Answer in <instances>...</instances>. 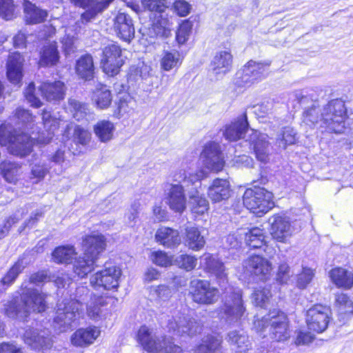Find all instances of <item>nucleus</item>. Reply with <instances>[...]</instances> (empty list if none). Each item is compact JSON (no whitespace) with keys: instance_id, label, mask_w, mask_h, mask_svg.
Wrapping results in <instances>:
<instances>
[{"instance_id":"obj_1","label":"nucleus","mask_w":353,"mask_h":353,"mask_svg":"<svg viewBox=\"0 0 353 353\" xmlns=\"http://www.w3.org/2000/svg\"><path fill=\"white\" fill-rule=\"evenodd\" d=\"M347 108L341 99H334L321 107L316 102L305 108L302 121L310 127L318 125L330 132L340 134L345 128Z\"/></svg>"},{"instance_id":"obj_2","label":"nucleus","mask_w":353,"mask_h":353,"mask_svg":"<svg viewBox=\"0 0 353 353\" xmlns=\"http://www.w3.org/2000/svg\"><path fill=\"white\" fill-rule=\"evenodd\" d=\"M46 294L39 290L23 288L20 302L13 300L5 305V314L9 318L24 320L32 312L41 313L47 309Z\"/></svg>"},{"instance_id":"obj_3","label":"nucleus","mask_w":353,"mask_h":353,"mask_svg":"<svg viewBox=\"0 0 353 353\" xmlns=\"http://www.w3.org/2000/svg\"><path fill=\"white\" fill-rule=\"evenodd\" d=\"M254 329L263 337L276 342L287 341L290 337L287 315L279 310H273L253 323Z\"/></svg>"},{"instance_id":"obj_4","label":"nucleus","mask_w":353,"mask_h":353,"mask_svg":"<svg viewBox=\"0 0 353 353\" xmlns=\"http://www.w3.org/2000/svg\"><path fill=\"white\" fill-rule=\"evenodd\" d=\"M88 294L87 288L79 287L77 288L76 297L74 299H64L57 303L53 321L55 329L62 332L70 328L72 323L79 314V311L82 310L83 301Z\"/></svg>"},{"instance_id":"obj_5","label":"nucleus","mask_w":353,"mask_h":353,"mask_svg":"<svg viewBox=\"0 0 353 353\" xmlns=\"http://www.w3.org/2000/svg\"><path fill=\"white\" fill-rule=\"evenodd\" d=\"M208 172L200 170L196 172L180 169L173 174V181L179 183H184L188 187L193 186L192 189L188 190L190 203L192 205V211L198 214H203L208 209V202L206 199L200 195L201 180L207 177Z\"/></svg>"},{"instance_id":"obj_6","label":"nucleus","mask_w":353,"mask_h":353,"mask_svg":"<svg viewBox=\"0 0 353 353\" xmlns=\"http://www.w3.org/2000/svg\"><path fill=\"white\" fill-rule=\"evenodd\" d=\"M137 341L150 353H183L182 349L174 344L172 338L165 335L152 334L145 325L139 328Z\"/></svg>"},{"instance_id":"obj_7","label":"nucleus","mask_w":353,"mask_h":353,"mask_svg":"<svg viewBox=\"0 0 353 353\" xmlns=\"http://www.w3.org/2000/svg\"><path fill=\"white\" fill-rule=\"evenodd\" d=\"M243 201L246 208L258 216L268 212L274 206L272 192L259 187L247 189Z\"/></svg>"},{"instance_id":"obj_8","label":"nucleus","mask_w":353,"mask_h":353,"mask_svg":"<svg viewBox=\"0 0 353 353\" xmlns=\"http://www.w3.org/2000/svg\"><path fill=\"white\" fill-rule=\"evenodd\" d=\"M270 62L249 61L236 76V83L239 86H250L256 81L265 78L269 72Z\"/></svg>"},{"instance_id":"obj_9","label":"nucleus","mask_w":353,"mask_h":353,"mask_svg":"<svg viewBox=\"0 0 353 353\" xmlns=\"http://www.w3.org/2000/svg\"><path fill=\"white\" fill-rule=\"evenodd\" d=\"M123 63V50L120 46L112 43L103 48L101 65L105 73L111 77L117 74Z\"/></svg>"},{"instance_id":"obj_10","label":"nucleus","mask_w":353,"mask_h":353,"mask_svg":"<svg viewBox=\"0 0 353 353\" xmlns=\"http://www.w3.org/2000/svg\"><path fill=\"white\" fill-rule=\"evenodd\" d=\"M112 0H70L76 6L85 10L77 24H87L108 8Z\"/></svg>"},{"instance_id":"obj_11","label":"nucleus","mask_w":353,"mask_h":353,"mask_svg":"<svg viewBox=\"0 0 353 353\" xmlns=\"http://www.w3.org/2000/svg\"><path fill=\"white\" fill-rule=\"evenodd\" d=\"M331 311L325 305L321 304L314 305L310 307L306 314V323L308 329L321 333L324 332L330 320Z\"/></svg>"},{"instance_id":"obj_12","label":"nucleus","mask_w":353,"mask_h":353,"mask_svg":"<svg viewBox=\"0 0 353 353\" xmlns=\"http://www.w3.org/2000/svg\"><path fill=\"white\" fill-rule=\"evenodd\" d=\"M190 293L192 300L199 304H212L219 298V290L205 280L192 281Z\"/></svg>"},{"instance_id":"obj_13","label":"nucleus","mask_w":353,"mask_h":353,"mask_svg":"<svg viewBox=\"0 0 353 353\" xmlns=\"http://www.w3.org/2000/svg\"><path fill=\"white\" fill-rule=\"evenodd\" d=\"M221 311L225 319L229 323L240 321L245 314V307L243 306L242 293L240 290L232 292L226 297Z\"/></svg>"},{"instance_id":"obj_14","label":"nucleus","mask_w":353,"mask_h":353,"mask_svg":"<svg viewBox=\"0 0 353 353\" xmlns=\"http://www.w3.org/2000/svg\"><path fill=\"white\" fill-rule=\"evenodd\" d=\"M201 160L203 167L211 172L221 171L225 163L220 146L215 142H210L205 145Z\"/></svg>"},{"instance_id":"obj_15","label":"nucleus","mask_w":353,"mask_h":353,"mask_svg":"<svg viewBox=\"0 0 353 353\" xmlns=\"http://www.w3.org/2000/svg\"><path fill=\"white\" fill-rule=\"evenodd\" d=\"M168 327L179 335L193 336L201 332L202 327L194 319L184 314H178L168 320Z\"/></svg>"},{"instance_id":"obj_16","label":"nucleus","mask_w":353,"mask_h":353,"mask_svg":"<svg viewBox=\"0 0 353 353\" xmlns=\"http://www.w3.org/2000/svg\"><path fill=\"white\" fill-rule=\"evenodd\" d=\"M24 341L36 350H48L53 345L51 332L48 329H28L24 333Z\"/></svg>"},{"instance_id":"obj_17","label":"nucleus","mask_w":353,"mask_h":353,"mask_svg":"<svg viewBox=\"0 0 353 353\" xmlns=\"http://www.w3.org/2000/svg\"><path fill=\"white\" fill-rule=\"evenodd\" d=\"M121 270L117 266L106 267L97 272L90 279V283L94 288H103L105 290L116 289L119 286V279Z\"/></svg>"},{"instance_id":"obj_18","label":"nucleus","mask_w":353,"mask_h":353,"mask_svg":"<svg viewBox=\"0 0 353 353\" xmlns=\"http://www.w3.org/2000/svg\"><path fill=\"white\" fill-rule=\"evenodd\" d=\"M250 145L256 159L263 163H267L270 159L272 146L265 134L253 131L250 138Z\"/></svg>"},{"instance_id":"obj_19","label":"nucleus","mask_w":353,"mask_h":353,"mask_svg":"<svg viewBox=\"0 0 353 353\" xmlns=\"http://www.w3.org/2000/svg\"><path fill=\"white\" fill-rule=\"evenodd\" d=\"M247 272L254 275L261 281L267 280L272 270V264L265 258L259 255L250 256L243 264Z\"/></svg>"},{"instance_id":"obj_20","label":"nucleus","mask_w":353,"mask_h":353,"mask_svg":"<svg viewBox=\"0 0 353 353\" xmlns=\"http://www.w3.org/2000/svg\"><path fill=\"white\" fill-rule=\"evenodd\" d=\"M270 224V232L275 240L284 242L293 232V228L288 217L275 214L268 220Z\"/></svg>"},{"instance_id":"obj_21","label":"nucleus","mask_w":353,"mask_h":353,"mask_svg":"<svg viewBox=\"0 0 353 353\" xmlns=\"http://www.w3.org/2000/svg\"><path fill=\"white\" fill-rule=\"evenodd\" d=\"M204 269L214 275L221 288L226 289L228 275L223 263L215 256L209 254H204L201 259Z\"/></svg>"},{"instance_id":"obj_22","label":"nucleus","mask_w":353,"mask_h":353,"mask_svg":"<svg viewBox=\"0 0 353 353\" xmlns=\"http://www.w3.org/2000/svg\"><path fill=\"white\" fill-rule=\"evenodd\" d=\"M113 28L117 36L130 41L134 36V27L132 18L128 14L119 12L114 19Z\"/></svg>"},{"instance_id":"obj_23","label":"nucleus","mask_w":353,"mask_h":353,"mask_svg":"<svg viewBox=\"0 0 353 353\" xmlns=\"http://www.w3.org/2000/svg\"><path fill=\"white\" fill-rule=\"evenodd\" d=\"M248 129L247 115L243 113L230 124L225 126L223 136L229 141H236L244 138Z\"/></svg>"},{"instance_id":"obj_24","label":"nucleus","mask_w":353,"mask_h":353,"mask_svg":"<svg viewBox=\"0 0 353 353\" xmlns=\"http://www.w3.org/2000/svg\"><path fill=\"white\" fill-rule=\"evenodd\" d=\"M101 330L95 326L80 328L71 336V343L76 347H85L92 344L99 336Z\"/></svg>"},{"instance_id":"obj_25","label":"nucleus","mask_w":353,"mask_h":353,"mask_svg":"<svg viewBox=\"0 0 353 353\" xmlns=\"http://www.w3.org/2000/svg\"><path fill=\"white\" fill-rule=\"evenodd\" d=\"M183 183L172 184L167 193V203L176 212H183L186 206V198Z\"/></svg>"},{"instance_id":"obj_26","label":"nucleus","mask_w":353,"mask_h":353,"mask_svg":"<svg viewBox=\"0 0 353 353\" xmlns=\"http://www.w3.org/2000/svg\"><path fill=\"white\" fill-rule=\"evenodd\" d=\"M24 59L19 52L9 55L7 62V77L13 84H20L23 77V64Z\"/></svg>"},{"instance_id":"obj_27","label":"nucleus","mask_w":353,"mask_h":353,"mask_svg":"<svg viewBox=\"0 0 353 353\" xmlns=\"http://www.w3.org/2000/svg\"><path fill=\"white\" fill-rule=\"evenodd\" d=\"M106 247V239L101 234L86 236L83 240V248L86 256L98 259Z\"/></svg>"},{"instance_id":"obj_28","label":"nucleus","mask_w":353,"mask_h":353,"mask_svg":"<svg viewBox=\"0 0 353 353\" xmlns=\"http://www.w3.org/2000/svg\"><path fill=\"white\" fill-rule=\"evenodd\" d=\"M39 91L46 101L57 102L63 99L65 86L61 81L43 82L39 86Z\"/></svg>"},{"instance_id":"obj_29","label":"nucleus","mask_w":353,"mask_h":353,"mask_svg":"<svg viewBox=\"0 0 353 353\" xmlns=\"http://www.w3.org/2000/svg\"><path fill=\"white\" fill-rule=\"evenodd\" d=\"M33 147V141L29 135L19 132L17 137L9 145V152L15 156L21 157L29 154Z\"/></svg>"},{"instance_id":"obj_30","label":"nucleus","mask_w":353,"mask_h":353,"mask_svg":"<svg viewBox=\"0 0 353 353\" xmlns=\"http://www.w3.org/2000/svg\"><path fill=\"white\" fill-rule=\"evenodd\" d=\"M23 8L24 19L28 24L43 23L48 16L47 10L41 9L28 0H24Z\"/></svg>"},{"instance_id":"obj_31","label":"nucleus","mask_w":353,"mask_h":353,"mask_svg":"<svg viewBox=\"0 0 353 353\" xmlns=\"http://www.w3.org/2000/svg\"><path fill=\"white\" fill-rule=\"evenodd\" d=\"M155 239L157 241L168 248H174L181 243L179 232L170 228L162 227L157 230Z\"/></svg>"},{"instance_id":"obj_32","label":"nucleus","mask_w":353,"mask_h":353,"mask_svg":"<svg viewBox=\"0 0 353 353\" xmlns=\"http://www.w3.org/2000/svg\"><path fill=\"white\" fill-rule=\"evenodd\" d=\"M232 64L231 53L227 50H221L214 55L211 62V67L216 74L224 75L230 70Z\"/></svg>"},{"instance_id":"obj_33","label":"nucleus","mask_w":353,"mask_h":353,"mask_svg":"<svg viewBox=\"0 0 353 353\" xmlns=\"http://www.w3.org/2000/svg\"><path fill=\"white\" fill-rule=\"evenodd\" d=\"M208 196L213 202H220L229 198L230 189L225 179H216L208 188Z\"/></svg>"},{"instance_id":"obj_34","label":"nucleus","mask_w":353,"mask_h":353,"mask_svg":"<svg viewBox=\"0 0 353 353\" xmlns=\"http://www.w3.org/2000/svg\"><path fill=\"white\" fill-rule=\"evenodd\" d=\"M75 72L82 79L85 81L92 79L94 74L92 57L88 54L81 56L76 61Z\"/></svg>"},{"instance_id":"obj_35","label":"nucleus","mask_w":353,"mask_h":353,"mask_svg":"<svg viewBox=\"0 0 353 353\" xmlns=\"http://www.w3.org/2000/svg\"><path fill=\"white\" fill-rule=\"evenodd\" d=\"M59 60V53L56 42L49 43L43 47L41 52L39 65L41 66H53Z\"/></svg>"},{"instance_id":"obj_36","label":"nucleus","mask_w":353,"mask_h":353,"mask_svg":"<svg viewBox=\"0 0 353 353\" xmlns=\"http://www.w3.org/2000/svg\"><path fill=\"white\" fill-rule=\"evenodd\" d=\"M332 282L340 288L350 289L353 286V273L341 268H336L330 272Z\"/></svg>"},{"instance_id":"obj_37","label":"nucleus","mask_w":353,"mask_h":353,"mask_svg":"<svg viewBox=\"0 0 353 353\" xmlns=\"http://www.w3.org/2000/svg\"><path fill=\"white\" fill-rule=\"evenodd\" d=\"M243 236L245 243L250 248H261L265 244L264 232L259 228L243 229Z\"/></svg>"},{"instance_id":"obj_38","label":"nucleus","mask_w":353,"mask_h":353,"mask_svg":"<svg viewBox=\"0 0 353 353\" xmlns=\"http://www.w3.org/2000/svg\"><path fill=\"white\" fill-rule=\"evenodd\" d=\"M228 341L236 349V353H247L250 347L248 335L243 330H234L228 333Z\"/></svg>"},{"instance_id":"obj_39","label":"nucleus","mask_w":353,"mask_h":353,"mask_svg":"<svg viewBox=\"0 0 353 353\" xmlns=\"http://www.w3.org/2000/svg\"><path fill=\"white\" fill-rule=\"evenodd\" d=\"M97 259L92 256H86L83 252V256L76 259L74 263V272L81 278H83L94 270V265Z\"/></svg>"},{"instance_id":"obj_40","label":"nucleus","mask_w":353,"mask_h":353,"mask_svg":"<svg viewBox=\"0 0 353 353\" xmlns=\"http://www.w3.org/2000/svg\"><path fill=\"white\" fill-rule=\"evenodd\" d=\"M150 37L167 38L171 34V23L169 19L160 14L159 19L148 30Z\"/></svg>"},{"instance_id":"obj_41","label":"nucleus","mask_w":353,"mask_h":353,"mask_svg":"<svg viewBox=\"0 0 353 353\" xmlns=\"http://www.w3.org/2000/svg\"><path fill=\"white\" fill-rule=\"evenodd\" d=\"M194 353H223L221 340L212 335L205 336L194 350Z\"/></svg>"},{"instance_id":"obj_42","label":"nucleus","mask_w":353,"mask_h":353,"mask_svg":"<svg viewBox=\"0 0 353 353\" xmlns=\"http://www.w3.org/2000/svg\"><path fill=\"white\" fill-rule=\"evenodd\" d=\"M42 120L44 127L48 131V136L46 139L39 137L38 139L39 142L46 144L52 139L54 131L59 128V119L50 112L44 110L42 112Z\"/></svg>"},{"instance_id":"obj_43","label":"nucleus","mask_w":353,"mask_h":353,"mask_svg":"<svg viewBox=\"0 0 353 353\" xmlns=\"http://www.w3.org/2000/svg\"><path fill=\"white\" fill-rule=\"evenodd\" d=\"M182 63V57L180 53L175 50H165L160 60L161 68L165 71H170L179 68Z\"/></svg>"},{"instance_id":"obj_44","label":"nucleus","mask_w":353,"mask_h":353,"mask_svg":"<svg viewBox=\"0 0 353 353\" xmlns=\"http://www.w3.org/2000/svg\"><path fill=\"white\" fill-rule=\"evenodd\" d=\"M112 300V298H106L100 296H90L89 301L86 303L87 314L88 316L93 319H97L101 316L102 312L101 307L108 305V301Z\"/></svg>"},{"instance_id":"obj_45","label":"nucleus","mask_w":353,"mask_h":353,"mask_svg":"<svg viewBox=\"0 0 353 353\" xmlns=\"http://www.w3.org/2000/svg\"><path fill=\"white\" fill-rule=\"evenodd\" d=\"M185 242L189 248L199 250L203 248L205 241L196 227H187L185 229Z\"/></svg>"},{"instance_id":"obj_46","label":"nucleus","mask_w":353,"mask_h":353,"mask_svg":"<svg viewBox=\"0 0 353 353\" xmlns=\"http://www.w3.org/2000/svg\"><path fill=\"white\" fill-rule=\"evenodd\" d=\"M114 130L115 127L113 123L106 120L97 122L94 127V132L101 142H107L111 140Z\"/></svg>"},{"instance_id":"obj_47","label":"nucleus","mask_w":353,"mask_h":353,"mask_svg":"<svg viewBox=\"0 0 353 353\" xmlns=\"http://www.w3.org/2000/svg\"><path fill=\"white\" fill-rule=\"evenodd\" d=\"M24 266L21 261L16 262L0 281V291H4L12 285L19 274L23 271Z\"/></svg>"},{"instance_id":"obj_48","label":"nucleus","mask_w":353,"mask_h":353,"mask_svg":"<svg viewBox=\"0 0 353 353\" xmlns=\"http://www.w3.org/2000/svg\"><path fill=\"white\" fill-rule=\"evenodd\" d=\"M75 254L73 246H60L52 252V259L57 263H70Z\"/></svg>"},{"instance_id":"obj_49","label":"nucleus","mask_w":353,"mask_h":353,"mask_svg":"<svg viewBox=\"0 0 353 353\" xmlns=\"http://www.w3.org/2000/svg\"><path fill=\"white\" fill-rule=\"evenodd\" d=\"M20 168L21 166L19 164L10 161H3L0 163V169L3 177L10 183L17 181Z\"/></svg>"},{"instance_id":"obj_50","label":"nucleus","mask_w":353,"mask_h":353,"mask_svg":"<svg viewBox=\"0 0 353 353\" xmlns=\"http://www.w3.org/2000/svg\"><path fill=\"white\" fill-rule=\"evenodd\" d=\"M17 6L14 0H0V17L10 21L15 19L18 14Z\"/></svg>"},{"instance_id":"obj_51","label":"nucleus","mask_w":353,"mask_h":353,"mask_svg":"<svg viewBox=\"0 0 353 353\" xmlns=\"http://www.w3.org/2000/svg\"><path fill=\"white\" fill-rule=\"evenodd\" d=\"M296 132L292 128L285 127L277 135L276 143L279 147L285 149L288 145L294 144L296 138Z\"/></svg>"},{"instance_id":"obj_52","label":"nucleus","mask_w":353,"mask_h":353,"mask_svg":"<svg viewBox=\"0 0 353 353\" xmlns=\"http://www.w3.org/2000/svg\"><path fill=\"white\" fill-rule=\"evenodd\" d=\"M112 99L111 92L106 85H102L96 90L94 100L98 108H107L110 106Z\"/></svg>"},{"instance_id":"obj_53","label":"nucleus","mask_w":353,"mask_h":353,"mask_svg":"<svg viewBox=\"0 0 353 353\" xmlns=\"http://www.w3.org/2000/svg\"><path fill=\"white\" fill-rule=\"evenodd\" d=\"M19 132L10 123L1 124L0 125V145H10Z\"/></svg>"},{"instance_id":"obj_54","label":"nucleus","mask_w":353,"mask_h":353,"mask_svg":"<svg viewBox=\"0 0 353 353\" xmlns=\"http://www.w3.org/2000/svg\"><path fill=\"white\" fill-rule=\"evenodd\" d=\"M68 105L76 120L82 121L86 118L89 110L85 103H82L76 99H70L68 101Z\"/></svg>"},{"instance_id":"obj_55","label":"nucleus","mask_w":353,"mask_h":353,"mask_svg":"<svg viewBox=\"0 0 353 353\" xmlns=\"http://www.w3.org/2000/svg\"><path fill=\"white\" fill-rule=\"evenodd\" d=\"M141 3L145 9L161 14L171 5L169 0H141Z\"/></svg>"},{"instance_id":"obj_56","label":"nucleus","mask_w":353,"mask_h":353,"mask_svg":"<svg viewBox=\"0 0 353 353\" xmlns=\"http://www.w3.org/2000/svg\"><path fill=\"white\" fill-rule=\"evenodd\" d=\"M271 296L270 290L267 287H259L252 294L254 303L260 307H263L269 301Z\"/></svg>"},{"instance_id":"obj_57","label":"nucleus","mask_w":353,"mask_h":353,"mask_svg":"<svg viewBox=\"0 0 353 353\" xmlns=\"http://www.w3.org/2000/svg\"><path fill=\"white\" fill-rule=\"evenodd\" d=\"M243 237V229H238L233 233L229 234L223 243L224 246L228 249H238L241 247Z\"/></svg>"},{"instance_id":"obj_58","label":"nucleus","mask_w":353,"mask_h":353,"mask_svg":"<svg viewBox=\"0 0 353 353\" xmlns=\"http://www.w3.org/2000/svg\"><path fill=\"white\" fill-rule=\"evenodd\" d=\"M15 124H29L34 121V117L29 110H25L22 108L16 109L14 115L10 118Z\"/></svg>"},{"instance_id":"obj_59","label":"nucleus","mask_w":353,"mask_h":353,"mask_svg":"<svg viewBox=\"0 0 353 353\" xmlns=\"http://www.w3.org/2000/svg\"><path fill=\"white\" fill-rule=\"evenodd\" d=\"M175 262L180 268L190 271L196 267L197 259L191 255L181 254L176 257Z\"/></svg>"},{"instance_id":"obj_60","label":"nucleus","mask_w":353,"mask_h":353,"mask_svg":"<svg viewBox=\"0 0 353 353\" xmlns=\"http://www.w3.org/2000/svg\"><path fill=\"white\" fill-rule=\"evenodd\" d=\"M314 276L313 270L304 268L302 272L297 275L296 285L300 289H305L312 281Z\"/></svg>"},{"instance_id":"obj_61","label":"nucleus","mask_w":353,"mask_h":353,"mask_svg":"<svg viewBox=\"0 0 353 353\" xmlns=\"http://www.w3.org/2000/svg\"><path fill=\"white\" fill-rule=\"evenodd\" d=\"M192 26L188 21L183 22L179 26L176 34V39L179 44H183L188 39Z\"/></svg>"},{"instance_id":"obj_62","label":"nucleus","mask_w":353,"mask_h":353,"mask_svg":"<svg viewBox=\"0 0 353 353\" xmlns=\"http://www.w3.org/2000/svg\"><path fill=\"white\" fill-rule=\"evenodd\" d=\"M151 260L154 263L161 267H168L172 264L170 257L162 251L153 252L151 254Z\"/></svg>"},{"instance_id":"obj_63","label":"nucleus","mask_w":353,"mask_h":353,"mask_svg":"<svg viewBox=\"0 0 353 353\" xmlns=\"http://www.w3.org/2000/svg\"><path fill=\"white\" fill-rule=\"evenodd\" d=\"M35 86L34 83H30L24 92V96L31 106L39 108L42 105L41 100L34 95Z\"/></svg>"},{"instance_id":"obj_64","label":"nucleus","mask_w":353,"mask_h":353,"mask_svg":"<svg viewBox=\"0 0 353 353\" xmlns=\"http://www.w3.org/2000/svg\"><path fill=\"white\" fill-rule=\"evenodd\" d=\"M336 303L339 305L341 312L352 314V309H353V302L346 294H337L336 296Z\"/></svg>"}]
</instances>
